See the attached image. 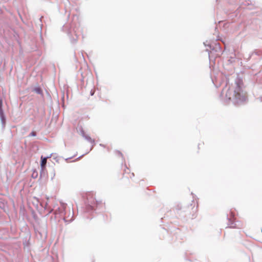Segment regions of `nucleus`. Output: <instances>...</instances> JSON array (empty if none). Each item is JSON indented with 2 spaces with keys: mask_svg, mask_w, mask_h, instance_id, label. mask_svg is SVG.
I'll return each mask as SVG.
<instances>
[{
  "mask_svg": "<svg viewBox=\"0 0 262 262\" xmlns=\"http://www.w3.org/2000/svg\"><path fill=\"white\" fill-rule=\"evenodd\" d=\"M235 86L229 88L226 93V97L235 104H239L246 100V94L242 90L239 82H236Z\"/></svg>",
  "mask_w": 262,
  "mask_h": 262,
  "instance_id": "1",
  "label": "nucleus"
},
{
  "mask_svg": "<svg viewBox=\"0 0 262 262\" xmlns=\"http://www.w3.org/2000/svg\"><path fill=\"white\" fill-rule=\"evenodd\" d=\"M87 200L88 203L91 205V206L94 208L95 205H97V201H96L95 199L93 197V195L91 193H89L87 196Z\"/></svg>",
  "mask_w": 262,
  "mask_h": 262,
  "instance_id": "2",
  "label": "nucleus"
},
{
  "mask_svg": "<svg viewBox=\"0 0 262 262\" xmlns=\"http://www.w3.org/2000/svg\"><path fill=\"white\" fill-rule=\"evenodd\" d=\"M191 194L192 195V198L193 200L191 201L192 203L190 204V205L191 206H192L193 204V206L192 208V209L194 211H196L198 206L197 198L196 196L194 195V194H193L192 193H191Z\"/></svg>",
  "mask_w": 262,
  "mask_h": 262,
  "instance_id": "3",
  "label": "nucleus"
},
{
  "mask_svg": "<svg viewBox=\"0 0 262 262\" xmlns=\"http://www.w3.org/2000/svg\"><path fill=\"white\" fill-rule=\"evenodd\" d=\"M41 161L40 166H41V168L42 169H43V168H45V165L47 163V158H43L42 156H41Z\"/></svg>",
  "mask_w": 262,
  "mask_h": 262,
  "instance_id": "4",
  "label": "nucleus"
},
{
  "mask_svg": "<svg viewBox=\"0 0 262 262\" xmlns=\"http://www.w3.org/2000/svg\"><path fill=\"white\" fill-rule=\"evenodd\" d=\"M228 225L229 226V227L230 228H235L236 227V224L235 223L231 221V219H229V224Z\"/></svg>",
  "mask_w": 262,
  "mask_h": 262,
  "instance_id": "5",
  "label": "nucleus"
},
{
  "mask_svg": "<svg viewBox=\"0 0 262 262\" xmlns=\"http://www.w3.org/2000/svg\"><path fill=\"white\" fill-rule=\"evenodd\" d=\"M3 101L0 99V112L2 111Z\"/></svg>",
  "mask_w": 262,
  "mask_h": 262,
  "instance_id": "6",
  "label": "nucleus"
},
{
  "mask_svg": "<svg viewBox=\"0 0 262 262\" xmlns=\"http://www.w3.org/2000/svg\"><path fill=\"white\" fill-rule=\"evenodd\" d=\"M31 135L32 136H35L36 135V133H35V132H32V133H31Z\"/></svg>",
  "mask_w": 262,
  "mask_h": 262,
  "instance_id": "7",
  "label": "nucleus"
},
{
  "mask_svg": "<svg viewBox=\"0 0 262 262\" xmlns=\"http://www.w3.org/2000/svg\"><path fill=\"white\" fill-rule=\"evenodd\" d=\"M259 99L260 101H262V97H260Z\"/></svg>",
  "mask_w": 262,
  "mask_h": 262,
  "instance_id": "8",
  "label": "nucleus"
},
{
  "mask_svg": "<svg viewBox=\"0 0 262 262\" xmlns=\"http://www.w3.org/2000/svg\"><path fill=\"white\" fill-rule=\"evenodd\" d=\"M225 91H226V89H224L223 90V92H224Z\"/></svg>",
  "mask_w": 262,
  "mask_h": 262,
  "instance_id": "9",
  "label": "nucleus"
},
{
  "mask_svg": "<svg viewBox=\"0 0 262 262\" xmlns=\"http://www.w3.org/2000/svg\"><path fill=\"white\" fill-rule=\"evenodd\" d=\"M93 94H94V92L91 93V95H93Z\"/></svg>",
  "mask_w": 262,
  "mask_h": 262,
  "instance_id": "10",
  "label": "nucleus"
},
{
  "mask_svg": "<svg viewBox=\"0 0 262 262\" xmlns=\"http://www.w3.org/2000/svg\"><path fill=\"white\" fill-rule=\"evenodd\" d=\"M131 175H132V176H134V173H132Z\"/></svg>",
  "mask_w": 262,
  "mask_h": 262,
  "instance_id": "11",
  "label": "nucleus"
}]
</instances>
